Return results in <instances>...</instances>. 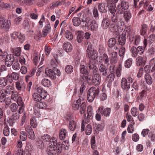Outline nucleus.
I'll use <instances>...</instances> for the list:
<instances>
[{
	"label": "nucleus",
	"mask_w": 155,
	"mask_h": 155,
	"mask_svg": "<svg viewBox=\"0 0 155 155\" xmlns=\"http://www.w3.org/2000/svg\"><path fill=\"white\" fill-rule=\"evenodd\" d=\"M84 98L85 97L83 95V97L79 96V99L72 104V107L74 110H77L79 109V112L81 114L85 113L86 110L85 103L84 102L81 103V101L84 100Z\"/></svg>",
	"instance_id": "obj_1"
},
{
	"label": "nucleus",
	"mask_w": 155,
	"mask_h": 155,
	"mask_svg": "<svg viewBox=\"0 0 155 155\" xmlns=\"http://www.w3.org/2000/svg\"><path fill=\"white\" fill-rule=\"evenodd\" d=\"M99 92V89L95 87H92L89 89L87 93V99L88 101L92 102L95 98L98 96Z\"/></svg>",
	"instance_id": "obj_2"
},
{
	"label": "nucleus",
	"mask_w": 155,
	"mask_h": 155,
	"mask_svg": "<svg viewBox=\"0 0 155 155\" xmlns=\"http://www.w3.org/2000/svg\"><path fill=\"white\" fill-rule=\"evenodd\" d=\"M133 80L130 77H128L127 78H123L121 81V86L124 90L128 91L130 89V84L133 82Z\"/></svg>",
	"instance_id": "obj_3"
},
{
	"label": "nucleus",
	"mask_w": 155,
	"mask_h": 155,
	"mask_svg": "<svg viewBox=\"0 0 155 155\" xmlns=\"http://www.w3.org/2000/svg\"><path fill=\"white\" fill-rule=\"evenodd\" d=\"M129 8V3L125 1L122 0L121 1L120 4H119L117 7V13L119 14H122Z\"/></svg>",
	"instance_id": "obj_4"
},
{
	"label": "nucleus",
	"mask_w": 155,
	"mask_h": 155,
	"mask_svg": "<svg viewBox=\"0 0 155 155\" xmlns=\"http://www.w3.org/2000/svg\"><path fill=\"white\" fill-rule=\"evenodd\" d=\"M132 56L134 58H136L138 54L142 55L144 52V48L142 46H138L136 48L134 46L132 47L130 49Z\"/></svg>",
	"instance_id": "obj_5"
},
{
	"label": "nucleus",
	"mask_w": 155,
	"mask_h": 155,
	"mask_svg": "<svg viewBox=\"0 0 155 155\" xmlns=\"http://www.w3.org/2000/svg\"><path fill=\"white\" fill-rule=\"evenodd\" d=\"M19 114L18 113H14L12 116L8 117L7 122L11 126H12L16 121L19 118Z\"/></svg>",
	"instance_id": "obj_6"
},
{
	"label": "nucleus",
	"mask_w": 155,
	"mask_h": 155,
	"mask_svg": "<svg viewBox=\"0 0 155 155\" xmlns=\"http://www.w3.org/2000/svg\"><path fill=\"white\" fill-rule=\"evenodd\" d=\"M41 138L44 142H48L49 144L52 143L54 145L57 144L56 139L53 137L51 138V137L48 134H44L41 137Z\"/></svg>",
	"instance_id": "obj_7"
},
{
	"label": "nucleus",
	"mask_w": 155,
	"mask_h": 155,
	"mask_svg": "<svg viewBox=\"0 0 155 155\" xmlns=\"http://www.w3.org/2000/svg\"><path fill=\"white\" fill-rule=\"evenodd\" d=\"M37 91L40 95L43 96V99L46 101H49L50 96L48 94L47 92L45 90L41 87H39L37 89Z\"/></svg>",
	"instance_id": "obj_8"
},
{
	"label": "nucleus",
	"mask_w": 155,
	"mask_h": 155,
	"mask_svg": "<svg viewBox=\"0 0 155 155\" xmlns=\"http://www.w3.org/2000/svg\"><path fill=\"white\" fill-rule=\"evenodd\" d=\"M98 111L102 115H104L105 117H108L110 113L111 109L108 107L104 108V107L101 106L98 108Z\"/></svg>",
	"instance_id": "obj_9"
},
{
	"label": "nucleus",
	"mask_w": 155,
	"mask_h": 155,
	"mask_svg": "<svg viewBox=\"0 0 155 155\" xmlns=\"http://www.w3.org/2000/svg\"><path fill=\"white\" fill-rule=\"evenodd\" d=\"M48 108L47 104L44 102L41 101L35 104L34 107V109L35 111V113L36 112H38V109H46Z\"/></svg>",
	"instance_id": "obj_10"
},
{
	"label": "nucleus",
	"mask_w": 155,
	"mask_h": 155,
	"mask_svg": "<svg viewBox=\"0 0 155 155\" xmlns=\"http://www.w3.org/2000/svg\"><path fill=\"white\" fill-rule=\"evenodd\" d=\"M87 56L88 57L93 60H95L97 58L98 56L97 52L94 50H90L88 48L87 50Z\"/></svg>",
	"instance_id": "obj_11"
},
{
	"label": "nucleus",
	"mask_w": 155,
	"mask_h": 155,
	"mask_svg": "<svg viewBox=\"0 0 155 155\" xmlns=\"http://www.w3.org/2000/svg\"><path fill=\"white\" fill-rule=\"evenodd\" d=\"M14 61V58L12 54H10L6 56L5 63L7 67H11Z\"/></svg>",
	"instance_id": "obj_12"
},
{
	"label": "nucleus",
	"mask_w": 155,
	"mask_h": 155,
	"mask_svg": "<svg viewBox=\"0 0 155 155\" xmlns=\"http://www.w3.org/2000/svg\"><path fill=\"white\" fill-rule=\"evenodd\" d=\"M9 77L7 76L5 78H0V87H4L7 84L8 82L10 83H12L13 81V80H10L9 79Z\"/></svg>",
	"instance_id": "obj_13"
},
{
	"label": "nucleus",
	"mask_w": 155,
	"mask_h": 155,
	"mask_svg": "<svg viewBox=\"0 0 155 155\" xmlns=\"http://www.w3.org/2000/svg\"><path fill=\"white\" fill-rule=\"evenodd\" d=\"M140 35H136L135 37L132 35L129 38V41L133 45L137 46L139 44L140 42Z\"/></svg>",
	"instance_id": "obj_14"
},
{
	"label": "nucleus",
	"mask_w": 155,
	"mask_h": 155,
	"mask_svg": "<svg viewBox=\"0 0 155 155\" xmlns=\"http://www.w3.org/2000/svg\"><path fill=\"white\" fill-rule=\"evenodd\" d=\"M1 27L8 31L11 25L10 20H0Z\"/></svg>",
	"instance_id": "obj_15"
},
{
	"label": "nucleus",
	"mask_w": 155,
	"mask_h": 155,
	"mask_svg": "<svg viewBox=\"0 0 155 155\" xmlns=\"http://www.w3.org/2000/svg\"><path fill=\"white\" fill-rule=\"evenodd\" d=\"M99 70L100 71V74L103 78L107 76L108 74L107 69L104 64L102 63L100 64L99 67Z\"/></svg>",
	"instance_id": "obj_16"
},
{
	"label": "nucleus",
	"mask_w": 155,
	"mask_h": 155,
	"mask_svg": "<svg viewBox=\"0 0 155 155\" xmlns=\"http://www.w3.org/2000/svg\"><path fill=\"white\" fill-rule=\"evenodd\" d=\"M101 78L99 74L97 73L94 74L92 78V83L95 85H98L101 82Z\"/></svg>",
	"instance_id": "obj_17"
},
{
	"label": "nucleus",
	"mask_w": 155,
	"mask_h": 155,
	"mask_svg": "<svg viewBox=\"0 0 155 155\" xmlns=\"http://www.w3.org/2000/svg\"><path fill=\"white\" fill-rule=\"evenodd\" d=\"M115 33L117 35L118 39V42L120 45L124 46L125 44L126 41V37L121 35H119V33L118 32L115 31Z\"/></svg>",
	"instance_id": "obj_18"
},
{
	"label": "nucleus",
	"mask_w": 155,
	"mask_h": 155,
	"mask_svg": "<svg viewBox=\"0 0 155 155\" xmlns=\"http://www.w3.org/2000/svg\"><path fill=\"white\" fill-rule=\"evenodd\" d=\"M63 48L64 51L67 52H71L73 49L71 44L69 42L66 41L63 45Z\"/></svg>",
	"instance_id": "obj_19"
},
{
	"label": "nucleus",
	"mask_w": 155,
	"mask_h": 155,
	"mask_svg": "<svg viewBox=\"0 0 155 155\" xmlns=\"http://www.w3.org/2000/svg\"><path fill=\"white\" fill-rule=\"evenodd\" d=\"M51 30V27L49 24H47L44 27L43 29L42 37H45L48 34Z\"/></svg>",
	"instance_id": "obj_20"
},
{
	"label": "nucleus",
	"mask_w": 155,
	"mask_h": 155,
	"mask_svg": "<svg viewBox=\"0 0 155 155\" xmlns=\"http://www.w3.org/2000/svg\"><path fill=\"white\" fill-rule=\"evenodd\" d=\"M15 85L16 88L18 90L22 91H25L26 87L25 83L22 82L17 81Z\"/></svg>",
	"instance_id": "obj_21"
},
{
	"label": "nucleus",
	"mask_w": 155,
	"mask_h": 155,
	"mask_svg": "<svg viewBox=\"0 0 155 155\" xmlns=\"http://www.w3.org/2000/svg\"><path fill=\"white\" fill-rule=\"evenodd\" d=\"M45 73L48 77L52 79H54L56 78L55 72L53 69L47 68L45 70Z\"/></svg>",
	"instance_id": "obj_22"
},
{
	"label": "nucleus",
	"mask_w": 155,
	"mask_h": 155,
	"mask_svg": "<svg viewBox=\"0 0 155 155\" xmlns=\"http://www.w3.org/2000/svg\"><path fill=\"white\" fill-rule=\"evenodd\" d=\"M59 137L60 139L61 140L68 139V133L65 129H62L60 130Z\"/></svg>",
	"instance_id": "obj_23"
},
{
	"label": "nucleus",
	"mask_w": 155,
	"mask_h": 155,
	"mask_svg": "<svg viewBox=\"0 0 155 155\" xmlns=\"http://www.w3.org/2000/svg\"><path fill=\"white\" fill-rule=\"evenodd\" d=\"M107 7L109 9L110 12L113 14L115 13L117 9H115L116 5L115 4L110 3V0H108L107 2Z\"/></svg>",
	"instance_id": "obj_24"
},
{
	"label": "nucleus",
	"mask_w": 155,
	"mask_h": 155,
	"mask_svg": "<svg viewBox=\"0 0 155 155\" xmlns=\"http://www.w3.org/2000/svg\"><path fill=\"white\" fill-rule=\"evenodd\" d=\"M146 61L141 56H139L136 59V64L138 67L141 65H144Z\"/></svg>",
	"instance_id": "obj_25"
},
{
	"label": "nucleus",
	"mask_w": 155,
	"mask_h": 155,
	"mask_svg": "<svg viewBox=\"0 0 155 155\" xmlns=\"http://www.w3.org/2000/svg\"><path fill=\"white\" fill-rule=\"evenodd\" d=\"M51 145L47 149V151L48 154L50 155H54L56 154L55 146H54L52 143H50Z\"/></svg>",
	"instance_id": "obj_26"
},
{
	"label": "nucleus",
	"mask_w": 155,
	"mask_h": 155,
	"mask_svg": "<svg viewBox=\"0 0 155 155\" xmlns=\"http://www.w3.org/2000/svg\"><path fill=\"white\" fill-rule=\"evenodd\" d=\"M83 26L85 25L88 27L92 28V26H94V25L95 24V21L92 20H82Z\"/></svg>",
	"instance_id": "obj_27"
},
{
	"label": "nucleus",
	"mask_w": 155,
	"mask_h": 155,
	"mask_svg": "<svg viewBox=\"0 0 155 155\" xmlns=\"http://www.w3.org/2000/svg\"><path fill=\"white\" fill-rule=\"evenodd\" d=\"M32 98L35 101L38 103L43 99V96L37 93H35L32 95Z\"/></svg>",
	"instance_id": "obj_28"
},
{
	"label": "nucleus",
	"mask_w": 155,
	"mask_h": 155,
	"mask_svg": "<svg viewBox=\"0 0 155 155\" xmlns=\"http://www.w3.org/2000/svg\"><path fill=\"white\" fill-rule=\"evenodd\" d=\"M132 87L133 88L131 91L130 95L132 97H134L138 89V85L136 82H134Z\"/></svg>",
	"instance_id": "obj_29"
},
{
	"label": "nucleus",
	"mask_w": 155,
	"mask_h": 155,
	"mask_svg": "<svg viewBox=\"0 0 155 155\" xmlns=\"http://www.w3.org/2000/svg\"><path fill=\"white\" fill-rule=\"evenodd\" d=\"M148 30L147 25L143 24L141 25V29L140 30V33L141 35L144 36Z\"/></svg>",
	"instance_id": "obj_30"
},
{
	"label": "nucleus",
	"mask_w": 155,
	"mask_h": 155,
	"mask_svg": "<svg viewBox=\"0 0 155 155\" xmlns=\"http://www.w3.org/2000/svg\"><path fill=\"white\" fill-rule=\"evenodd\" d=\"M7 76L9 77L10 80H13L12 79H13L15 81L18 80L19 78V74L16 72H12L10 75L8 74Z\"/></svg>",
	"instance_id": "obj_31"
},
{
	"label": "nucleus",
	"mask_w": 155,
	"mask_h": 155,
	"mask_svg": "<svg viewBox=\"0 0 155 155\" xmlns=\"http://www.w3.org/2000/svg\"><path fill=\"white\" fill-rule=\"evenodd\" d=\"M106 4L104 3H100L98 8L99 11L102 13H105L107 12V7H105Z\"/></svg>",
	"instance_id": "obj_32"
},
{
	"label": "nucleus",
	"mask_w": 155,
	"mask_h": 155,
	"mask_svg": "<svg viewBox=\"0 0 155 155\" xmlns=\"http://www.w3.org/2000/svg\"><path fill=\"white\" fill-rule=\"evenodd\" d=\"M5 92L6 94H11L15 92V89L11 85H8L5 87Z\"/></svg>",
	"instance_id": "obj_33"
},
{
	"label": "nucleus",
	"mask_w": 155,
	"mask_h": 155,
	"mask_svg": "<svg viewBox=\"0 0 155 155\" xmlns=\"http://www.w3.org/2000/svg\"><path fill=\"white\" fill-rule=\"evenodd\" d=\"M117 53L116 52L114 51L112 53V56L110 60V63L112 64L116 63L118 61Z\"/></svg>",
	"instance_id": "obj_34"
},
{
	"label": "nucleus",
	"mask_w": 155,
	"mask_h": 155,
	"mask_svg": "<svg viewBox=\"0 0 155 155\" xmlns=\"http://www.w3.org/2000/svg\"><path fill=\"white\" fill-rule=\"evenodd\" d=\"M131 29L129 27H126L124 29L122 34V35L126 37V35L129 38L130 36H131Z\"/></svg>",
	"instance_id": "obj_35"
},
{
	"label": "nucleus",
	"mask_w": 155,
	"mask_h": 155,
	"mask_svg": "<svg viewBox=\"0 0 155 155\" xmlns=\"http://www.w3.org/2000/svg\"><path fill=\"white\" fill-rule=\"evenodd\" d=\"M144 78L147 83L149 85H151L153 83V79L150 75L148 73H146L144 75Z\"/></svg>",
	"instance_id": "obj_36"
},
{
	"label": "nucleus",
	"mask_w": 155,
	"mask_h": 155,
	"mask_svg": "<svg viewBox=\"0 0 155 155\" xmlns=\"http://www.w3.org/2000/svg\"><path fill=\"white\" fill-rule=\"evenodd\" d=\"M22 2V5H31L35 4L36 2V0H21Z\"/></svg>",
	"instance_id": "obj_37"
},
{
	"label": "nucleus",
	"mask_w": 155,
	"mask_h": 155,
	"mask_svg": "<svg viewBox=\"0 0 155 155\" xmlns=\"http://www.w3.org/2000/svg\"><path fill=\"white\" fill-rule=\"evenodd\" d=\"M121 71L122 65L120 63L117 67L116 71L114 72V74H116L117 77H120L121 74Z\"/></svg>",
	"instance_id": "obj_38"
},
{
	"label": "nucleus",
	"mask_w": 155,
	"mask_h": 155,
	"mask_svg": "<svg viewBox=\"0 0 155 155\" xmlns=\"http://www.w3.org/2000/svg\"><path fill=\"white\" fill-rule=\"evenodd\" d=\"M42 84L45 87H48L51 85V81L47 79L44 78L41 81Z\"/></svg>",
	"instance_id": "obj_39"
},
{
	"label": "nucleus",
	"mask_w": 155,
	"mask_h": 155,
	"mask_svg": "<svg viewBox=\"0 0 155 155\" xmlns=\"http://www.w3.org/2000/svg\"><path fill=\"white\" fill-rule=\"evenodd\" d=\"M13 54L16 56H19L20 55L21 49L20 47L15 48L12 49Z\"/></svg>",
	"instance_id": "obj_40"
},
{
	"label": "nucleus",
	"mask_w": 155,
	"mask_h": 155,
	"mask_svg": "<svg viewBox=\"0 0 155 155\" xmlns=\"http://www.w3.org/2000/svg\"><path fill=\"white\" fill-rule=\"evenodd\" d=\"M76 124L74 120H72L69 122L68 128L71 131L74 130L76 128Z\"/></svg>",
	"instance_id": "obj_41"
},
{
	"label": "nucleus",
	"mask_w": 155,
	"mask_h": 155,
	"mask_svg": "<svg viewBox=\"0 0 155 155\" xmlns=\"http://www.w3.org/2000/svg\"><path fill=\"white\" fill-rule=\"evenodd\" d=\"M111 22L110 20H103L102 25L104 28H107L110 25Z\"/></svg>",
	"instance_id": "obj_42"
},
{
	"label": "nucleus",
	"mask_w": 155,
	"mask_h": 155,
	"mask_svg": "<svg viewBox=\"0 0 155 155\" xmlns=\"http://www.w3.org/2000/svg\"><path fill=\"white\" fill-rule=\"evenodd\" d=\"M103 60L104 62V63L105 65H106L108 66L109 64V58L107 55L106 54H104L103 55V59L101 60Z\"/></svg>",
	"instance_id": "obj_43"
},
{
	"label": "nucleus",
	"mask_w": 155,
	"mask_h": 155,
	"mask_svg": "<svg viewBox=\"0 0 155 155\" xmlns=\"http://www.w3.org/2000/svg\"><path fill=\"white\" fill-rule=\"evenodd\" d=\"M65 35L66 38L69 40H71L73 38L72 33L69 31H66Z\"/></svg>",
	"instance_id": "obj_44"
},
{
	"label": "nucleus",
	"mask_w": 155,
	"mask_h": 155,
	"mask_svg": "<svg viewBox=\"0 0 155 155\" xmlns=\"http://www.w3.org/2000/svg\"><path fill=\"white\" fill-rule=\"evenodd\" d=\"M116 44V40L114 38H110L108 41V46L110 48L113 47Z\"/></svg>",
	"instance_id": "obj_45"
},
{
	"label": "nucleus",
	"mask_w": 155,
	"mask_h": 155,
	"mask_svg": "<svg viewBox=\"0 0 155 155\" xmlns=\"http://www.w3.org/2000/svg\"><path fill=\"white\" fill-rule=\"evenodd\" d=\"M80 73L82 74L88 73L87 67L84 65H81L80 68Z\"/></svg>",
	"instance_id": "obj_46"
},
{
	"label": "nucleus",
	"mask_w": 155,
	"mask_h": 155,
	"mask_svg": "<svg viewBox=\"0 0 155 155\" xmlns=\"http://www.w3.org/2000/svg\"><path fill=\"white\" fill-rule=\"evenodd\" d=\"M83 32L81 31L79 32L77 39L78 42L79 43H81L83 41Z\"/></svg>",
	"instance_id": "obj_47"
},
{
	"label": "nucleus",
	"mask_w": 155,
	"mask_h": 155,
	"mask_svg": "<svg viewBox=\"0 0 155 155\" xmlns=\"http://www.w3.org/2000/svg\"><path fill=\"white\" fill-rule=\"evenodd\" d=\"M62 2L58 0L56 2H54L52 3L51 4V6L50 7V8L51 9H53L55 7H58L59 5H62Z\"/></svg>",
	"instance_id": "obj_48"
},
{
	"label": "nucleus",
	"mask_w": 155,
	"mask_h": 155,
	"mask_svg": "<svg viewBox=\"0 0 155 155\" xmlns=\"http://www.w3.org/2000/svg\"><path fill=\"white\" fill-rule=\"evenodd\" d=\"M88 66L90 69H94V70H96V64L93 61L91 60L89 61Z\"/></svg>",
	"instance_id": "obj_49"
},
{
	"label": "nucleus",
	"mask_w": 155,
	"mask_h": 155,
	"mask_svg": "<svg viewBox=\"0 0 155 155\" xmlns=\"http://www.w3.org/2000/svg\"><path fill=\"white\" fill-rule=\"evenodd\" d=\"M53 145L55 146V151H56V153H61L62 150V146L59 143H57V144L54 145Z\"/></svg>",
	"instance_id": "obj_50"
},
{
	"label": "nucleus",
	"mask_w": 155,
	"mask_h": 155,
	"mask_svg": "<svg viewBox=\"0 0 155 155\" xmlns=\"http://www.w3.org/2000/svg\"><path fill=\"white\" fill-rule=\"evenodd\" d=\"M131 113L132 115L136 117L139 114V111L138 109L135 107H134L131 110Z\"/></svg>",
	"instance_id": "obj_51"
},
{
	"label": "nucleus",
	"mask_w": 155,
	"mask_h": 155,
	"mask_svg": "<svg viewBox=\"0 0 155 155\" xmlns=\"http://www.w3.org/2000/svg\"><path fill=\"white\" fill-rule=\"evenodd\" d=\"M30 124L33 128H35L37 126V122L35 117H32L30 119Z\"/></svg>",
	"instance_id": "obj_52"
},
{
	"label": "nucleus",
	"mask_w": 155,
	"mask_h": 155,
	"mask_svg": "<svg viewBox=\"0 0 155 155\" xmlns=\"http://www.w3.org/2000/svg\"><path fill=\"white\" fill-rule=\"evenodd\" d=\"M133 60L131 58H130L127 60L125 62V67L127 68L130 67L132 63Z\"/></svg>",
	"instance_id": "obj_53"
},
{
	"label": "nucleus",
	"mask_w": 155,
	"mask_h": 155,
	"mask_svg": "<svg viewBox=\"0 0 155 155\" xmlns=\"http://www.w3.org/2000/svg\"><path fill=\"white\" fill-rule=\"evenodd\" d=\"M12 68L15 70H19L20 68V65L18 61L15 62L12 64Z\"/></svg>",
	"instance_id": "obj_54"
},
{
	"label": "nucleus",
	"mask_w": 155,
	"mask_h": 155,
	"mask_svg": "<svg viewBox=\"0 0 155 155\" xmlns=\"http://www.w3.org/2000/svg\"><path fill=\"white\" fill-rule=\"evenodd\" d=\"M115 74L114 73H111L107 76V80H109L110 82H111L113 81L115 78Z\"/></svg>",
	"instance_id": "obj_55"
},
{
	"label": "nucleus",
	"mask_w": 155,
	"mask_h": 155,
	"mask_svg": "<svg viewBox=\"0 0 155 155\" xmlns=\"http://www.w3.org/2000/svg\"><path fill=\"white\" fill-rule=\"evenodd\" d=\"M85 133L87 135H90L92 132V127L90 124H87L86 127Z\"/></svg>",
	"instance_id": "obj_56"
},
{
	"label": "nucleus",
	"mask_w": 155,
	"mask_h": 155,
	"mask_svg": "<svg viewBox=\"0 0 155 155\" xmlns=\"http://www.w3.org/2000/svg\"><path fill=\"white\" fill-rule=\"evenodd\" d=\"M73 67L70 65H68L65 68V71L68 74H70L73 71Z\"/></svg>",
	"instance_id": "obj_57"
},
{
	"label": "nucleus",
	"mask_w": 155,
	"mask_h": 155,
	"mask_svg": "<svg viewBox=\"0 0 155 155\" xmlns=\"http://www.w3.org/2000/svg\"><path fill=\"white\" fill-rule=\"evenodd\" d=\"M20 139L21 140L24 141L26 140L27 138V135L26 132L24 131H22L20 134Z\"/></svg>",
	"instance_id": "obj_58"
},
{
	"label": "nucleus",
	"mask_w": 155,
	"mask_h": 155,
	"mask_svg": "<svg viewBox=\"0 0 155 155\" xmlns=\"http://www.w3.org/2000/svg\"><path fill=\"white\" fill-rule=\"evenodd\" d=\"M124 17L125 19H130L131 17V13L126 11L124 13Z\"/></svg>",
	"instance_id": "obj_59"
},
{
	"label": "nucleus",
	"mask_w": 155,
	"mask_h": 155,
	"mask_svg": "<svg viewBox=\"0 0 155 155\" xmlns=\"http://www.w3.org/2000/svg\"><path fill=\"white\" fill-rule=\"evenodd\" d=\"M125 52V47H122L120 49L119 52V54L120 56L123 57Z\"/></svg>",
	"instance_id": "obj_60"
},
{
	"label": "nucleus",
	"mask_w": 155,
	"mask_h": 155,
	"mask_svg": "<svg viewBox=\"0 0 155 155\" xmlns=\"http://www.w3.org/2000/svg\"><path fill=\"white\" fill-rule=\"evenodd\" d=\"M10 109L12 112H15L17 111L18 108V106L15 103H12L10 105Z\"/></svg>",
	"instance_id": "obj_61"
},
{
	"label": "nucleus",
	"mask_w": 155,
	"mask_h": 155,
	"mask_svg": "<svg viewBox=\"0 0 155 155\" xmlns=\"http://www.w3.org/2000/svg\"><path fill=\"white\" fill-rule=\"evenodd\" d=\"M51 63L53 67V68H56V67L57 66L58 64V63L55 59H52L51 61Z\"/></svg>",
	"instance_id": "obj_62"
},
{
	"label": "nucleus",
	"mask_w": 155,
	"mask_h": 155,
	"mask_svg": "<svg viewBox=\"0 0 155 155\" xmlns=\"http://www.w3.org/2000/svg\"><path fill=\"white\" fill-rule=\"evenodd\" d=\"M9 133L8 127L6 126L5 127L3 130V133L4 135L7 136L9 135Z\"/></svg>",
	"instance_id": "obj_63"
},
{
	"label": "nucleus",
	"mask_w": 155,
	"mask_h": 155,
	"mask_svg": "<svg viewBox=\"0 0 155 155\" xmlns=\"http://www.w3.org/2000/svg\"><path fill=\"white\" fill-rule=\"evenodd\" d=\"M132 138L133 141L137 142L139 140V137L137 134L135 133L132 135Z\"/></svg>",
	"instance_id": "obj_64"
}]
</instances>
